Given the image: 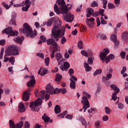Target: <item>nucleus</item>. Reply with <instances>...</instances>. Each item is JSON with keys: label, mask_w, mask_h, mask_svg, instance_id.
Returning a JSON list of instances; mask_svg holds the SVG:
<instances>
[{"label": "nucleus", "mask_w": 128, "mask_h": 128, "mask_svg": "<svg viewBox=\"0 0 128 128\" xmlns=\"http://www.w3.org/2000/svg\"><path fill=\"white\" fill-rule=\"evenodd\" d=\"M34 94L36 96L40 98H38L34 102H32L30 104V108L32 112H38L40 108L38 106H40L42 104V100L45 98L46 100H50V94H48L46 90H41L38 94V89L34 92Z\"/></svg>", "instance_id": "nucleus-1"}, {"label": "nucleus", "mask_w": 128, "mask_h": 128, "mask_svg": "<svg viewBox=\"0 0 128 128\" xmlns=\"http://www.w3.org/2000/svg\"><path fill=\"white\" fill-rule=\"evenodd\" d=\"M56 2L58 4L59 8L58 6V4H55L54 5V12L57 14H68V6L66 5L64 0H57Z\"/></svg>", "instance_id": "nucleus-2"}, {"label": "nucleus", "mask_w": 128, "mask_h": 128, "mask_svg": "<svg viewBox=\"0 0 128 128\" xmlns=\"http://www.w3.org/2000/svg\"><path fill=\"white\" fill-rule=\"evenodd\" d=\"M19 32H22L26 36L31 38H36V36L38 34L36 30H34V32H32V28L28 23H24L23 25V28H20Z\"/></svg>", "instance_id": "nucleus-3"}, {"label": "nucleus", "mask_w": 128, "mask_h": 128, "mask_svg": "<svg viewBox=\"0 0 128 128\" xmlns=\"http://www.w3.org/2000/svg\"><path fill=\"white\" fill-rule=\"evenodd\" d=\"M18 46L16 45H12L8 47L7 49L5 50V54L4 56V62H6L10 60V58L8 56H18L19 54Z\"/></svg>", "instance_id": "nucleus-4"}, {"label": "nucleus", "mask_w": 128, "mask_h": 128, "mask_svg": "<svg viewBox=\"0 0 128 128\" xmlns=\"http://www.w3.org/2000/svg\"><path fill=\"white\" fill-rule=\"evenodd\" d=\"M109 54L110 50L108 48H104L103 52L100 53L99 56L102 62H104L105 60H106V64H108L110 62V60H114L116 58V56L114 54H110L108 56Z\"/></svg>", "instance_id": "nucleus-5"}, {"label": "nucleus", "mask_w": 128, "mask_h": 128, "mask_svg": "<svg viewBox=\"0 0 128 128\" xmlns=\"http://www.w3.org/2000/svg\"><path fill=\"white\" fill-rule=\"evenodd\" d=\"M64 32H66V28L64 26H62L60 28L58 26L55 25L52 29L51 36H54V38H58L60 34L61 36H64Z\"/></svg>", "instance_id": "nucleus-6"}, {"label": "nucleus", "mask_w": 128, "mask_h": 128, "mask_svg": "<svg viewBox=\"0 0 128 128\" xmlns=\"http://www.w3.org/2000/svg\"><path fill=\"white\" fill-rule=\"evenodd\" d=\"M2 32L8 35V38L10 36H18V32L16 30H12V26H8L6 29L2 31Z\"/></svg>", "instance_id": "nucleus-7"}, {"label": "nucleus", "mask_w": 128, "mask_h": 128, "mask_svg": "<svg viewBox=\"0 0 128 128\" xmlns=\"http://www.w3.org/2000/svg\"><path fill=\"white\" fill-rule=\"evenodd\" d=\"M63 16L64 18V20L67 22H72L74 18V14L70 13H66L63 14Z\"/></svg>", "instance_id": "nucleus-8"}, {"label": "nucleus", "mask_w": 128, "mask_h": 128, "mask_svg": "<svg viewBox=\"0 0 128 128\" xmlns=\"http://www.w3.org/2000/svg\"><path fill=\"white\" fill-rule=\"evenodd\" d=\"M82 100H81L82 104H90V102L88 100L90 98V94L88 93L83 92H82Z\"/></svg>", "instance_id": "nucleus-9"}, {"label": "nucleus", "mask_w": 128, "mask_h": 128, "mask_svg": "<svg viewBox=\"0 0 128 128\" xmlns=\"http://www.w3.org/2000/svg\"><path fill=\"white\" fill-rule=\"evenodd\" d=\"M32 88H29L28 90L24 92L22 98V100H24V102H28V100H30V92H32Z\"/></svg>", "instance_id": "nucleus-10"}, {"label": "nucleus", "mask_w": 128, "mask_h": 128, "mask_svg": "<svg viewBox=\"0 0 128 128\" xmlns=\"http://www.w3.org/2000/svg\"><path fill=\"white\" fill-rule=\"evenodd\" d=\"M36 78L34 75L30 76V80L27 82L26 84L28 88H34L36 84Z\"/></svg>", "instance_id": "nucleus-11"}, {"label": "nucleus", "mask_w": 128, "mask_h": 128, "mask_svg": "<svg viewBox=\"0 0 128 128\" xmlns=\"http://www.w3.org/2000/svg\"><path fill=\"white\" fill-rule=\"evenodd\" d=\"M110 40H112L114 43V48H118L120 46V41L118 40L116 35L113 34L110 36Z\"/></svg>", "instance_id": "nucleus-12"}, {"label": "nucleus", "mask_w": 128, "mask_h": 128, "mask_svg": "<svg viewBox=\"0 0 128 128\" xmlns=\"http://www.w3.org/2000/svg\"><path fill=\"white\" fill-rule=\"evenodd\" d=\"M53 50H51L52 53L50 54L51 58H54V54L56 52H60V46L58 45V43L56 42V44L55 45H53L52 46Z\"/></svg>", "instance_id": "nucleus-13"}, {"label": "nucleus", "mask_w": 128, "mask_h": 128, "mask_svg": "<svg viewBox=\"0 0 128 128\" xmlns=\"http://www.w3.org/2000/svg\"><path fill=\"white\" fill-rule=\"evenodd\" d=\"M46 92L48 94H54V88L51 84H48L46 87Z\"/></svg>", "instance_id": "nucleus-14"}, {"label": "nucleus", "mask_w": 128, "mask_h": 128, "mask_svg": "<svg viewBox=\"0 0 128 128\" xmlns=\"http://www.w3.org/2000/svg\"><path fill=\"white\" fill-rule=\"evenodd\" d=\"M24 36H21L20 38V36H18L14 38V40L17 44H22V42H24Z\"/></svg>", "instance_id": "nucleus-15"}, {"label": "nucleus", "mask_w": 128, "mask_h": 128, "mask_svg": "<svg viewBox=\"0 0 128 128\" xmlns=\"http://www.w3.org/2000/svg\"><path fill=\"white\" fill-rule=\"evenodd\" d=\"M55 57L57 62H58V66H60V62H62V60H61L62 58V55L60 52H57L56 54Z\"/></svg>", "instance_id": "nucleus-16"}, {"label": "nucleus", "mask_w": 128, "mask_h": 128, "mask_svg": "<svg viewBox=\"0 0 128 128\" xmlns=\"http://www.w3.org/2000/svg\"><path fill=\"white\" fill-rule=\"evenodd\" d=\"M18 110L20 112H24L26 108H24V104L22 102H20L18 106Z\"/></svg>", "instance_id": "nucleus-17"}, {"label": "nucleus", "mask_w": 128, "mask_h": 128, "mask_svg": "<svg viewBox=\"0 0 128 128\" xmlns=\"http://www.w3.org/2000/svg\"><path fill=\"white\" fill-rule=\"evenodd\" d=\"M30 3V0H26L25 2H23L20 4H14V8H20V6H24Z\"/></svg>", "instance_id": "nucleus-18"}, {"label": "nucleus", "mask_w": 128, "mask_h": 128, "mask_svg": "<svg viewBox=\"0 0 128 128\" xmlns=\"http://www.w3.org/2000/svg\"><path fill=\"white\" fill-rule=\"evenodd\" d=\"M40 72H42L41 73H40ZM48 74V70L46 68H43L42 71V67H41L38 72V74H40L41 76H44L45 74Z\"/></svg>", "instance_id": "nucleus-19"}, {"label": "nucleus", "mask_w": 128, "mask_h": 128, "mask_svg": "<svg viewBox=\"0 0 128 128\" xmlns=\"http://www.w3.org/2000/svg\"><path fill=\"white\" fill-rule=\"evenodd\" d=\"M46 42L48 46H53L56 44V42L54 39H53L52 38L47 40Z\"/></svg>", "instance_id": "nucleus-20"}, {"label": "nucleus", "mask_w": 128, "mask_h": 128, "mask_svg": "<svg viewBox=\"0 0 128 128\" xmlns=\"http://www.w3.org/2000/svg\"><path fill=\"white\" fill-rule=\"evenodd\" d=\"M84 68L85 70L87 72H90L92 70V66H90V64H88L86 61L84 62Z\"/></svg>", "instance_id": "nucleus-21"}, {"label": "nucleus", "mask_w": 128, "mask_h": 128, "mask_svg": "<svg viewBox=\"0 0 128 128\" xmlns=\"http://www.w3.org/2000/svg\"><path fill=\"white\" fill-rule=\"evenodd\" d=\"M30 4H32V2H30L29 0V3L28 4H26V6L22 7V12H28V8H30Z\"/></svg>", "instance_id": "nucleus-22"}, {"label": "nucleus", "mask_w": 128, "mask_h": 128, "mask_svg": "<svg viewBox=\"0 0 128 128\" xmlns=\"http://www.w3.org/2000/svg\"><path fill=\"white\" fill-rule=\"evenodd\" d=\"M70 80L71 82L70 84V88L72 90H75L76 86V82L72 78H70Z\"/></svg>", "instance_id": "nucleus-23"}, {"label": "nucleus", "mask_w": 128, "mask_h": 128, "mask_svg": "<svg viewBox=\"0 0 128 128\" xmlns=\"http://www.w3.org/2000/svg\"><path fill=\"white\" fill-rule=\"evenodd\" d=\"M94 14V10L92 8H88V12L86 13L87 18H90V16H92Z\"/></svg>", "instance_id": "nucleus-24"}, {"label": "nucleus", "mask_w": 128, "mask_h": 128, "mask_svg": "<svg viewBox=\"0 0 128 128\" xmlns=\"http://www.w3.org/2000/svg\"><path fill=\"white\" fill-rule=\"evenodd\" d=\"M110 88L114 90V92L118 93L120 92V88H118L116 84H112L110 85Z\"/></svg>", "instance_id": "nucleus-25"}, {"label": "nucleus", "mask_w": 128, "mask_h": 128, "mask_svg": "<svg viewBox=\"0 0 128 128\" xmlns=\"http://www.w3.org/2000/svg\"><path fill=\"white\" fill-rule=\"evenodd\" d=\"M62 76L60 74H58L56 76L55 80H56V82H57V84H60V82H60V80H62Z\"/></svg>", "instance_id": "nucleus-26"}, {"label": "nucleus", "mask_w": 128, "mask_h": 128, "mask_svg": "<svg viewBox=\"0 0 128 128\" xmlns=\"http://www.w3.org/2000/svg\"><path fill=\"white\" fill-rule=\"evenodd\" d=\"M94 56H92L88 57L87 64H94Z\"/></svg>", "instance_id": "nucleus-27"}, {"label": "nucleus", "mask_w": 128, "mask_h": 128, "mask_svg": "<svg viewBox=\"0 0 128 128\" xmlns=\"http://www.w3.org/2000/svg\"><path fill=\"white\" fill-rule=\"evenodd\" d=\"M122 40H124V42H126L128 40V32H124L122 35Z\"/></svg>", "instance_id": "nucleus-28"}, {"label": "nucleus", "mask_w": 128, "mask_h": 128, "mask_svg": "<svg viewBox=\"0 0 128 128\" xmlns=\"http://www.w3.org/2000/svg\"><path fill=\"white\" fill-rule=\"evenodd\" d=\"M86 24L88 28H94V22L88 21V20H86Z\"/></svg>", "instance_id": "nucleus-29"}, {"label": "nucleus", "mask_w": 128, "mask_h": 128, "mask_svg": "<svg viewBox=\"0 0 128 128\" xmlns=\"http://www.w3.org/2000/svg\"><path fill=\"white\" fill-rule=\"evenodd\" d=\"M54 112L55 114H60V112H62V110H60V106L58 105H56L54 108Z\"/></svg>", "instance_id": "nucleus-30"}, {"label": "nucleus", "mask_w": 128, "mask_h": 128, "mask_svg": "<svg viewBox=\"0 0 128 128\" xmlns=\"http://www.w3.org/2000/svg\"><path fill=\"white\" fill-rule=\"evenodd\" d=\"M42 118L45 122H50V118L46 113H44V116H42Z\"/></svg>", "instance_id": "nucleus-31"}, {"label": "nucleus", "mask_w": 128, "mask_h": 128, "mask_svg": "<svg viewBox=\"0 0 128 128\" xmlns=\"http://www.w3.org/2000/svg\"><path fill=\"white\" fill-rule=\"evenodd\" d=\"M54 20H56V18L54 17L48 20L46 24V26H50L52 24V22H54Z\"/></svg>", "instance_id": "nucleus-32"}, {"label": "nucleus", "mask_w": 128, "mask_h": 128, "mask_svg": "<svg viewBox=\"0 0 128 128\" xmlns=\"http://www.w3.org/2000/svg\"><path fill=\"white\" fill-rule=\"evenodd\" d=\"M96 38H101V40H106V36L104 34H98L96 35Z\"/></svg>", "instance_id": "nucleus-33"}, {"label": "nucleus", "mask_w": 128, "mask_h": 128, "mask_svg": "<svg viewBox=\"0 0 128 128\" xmlns=\"http://www.w3.org/2000/svg\"><path fill=\"white\" fill-rule=\"evenodd\" d=\"M112 74L109 73L106 76V77L103 76L102 78L103 80H108L112 78Z\"/></svg>", "instance_id": "nucleus-34"}, {"label": "nucleus", "mask_w": 128, "mask_h": 128, "mask_svg": "<svg viewBox=\"0 0 128 128\" xmlns=\"http://www.w3.org/2000/svg\"><path fill=\"white\" fill-rule=\"evenodd\" d=\"M82 104V108L83 110H84V112H86V110H88V108H89L90 106V104Z\"/></svg>", "instance_id": "nucleus-35"}, {"label": "nucleus", "mask_w": 128, "mask_h": 128, "mask_svg": "<svg viewBox=\"0 0 128 128\" xmlns=\"http://www.w3.org/2000/svg\"><path fill=\"white\" fill-rule=\"evenodd\" d=\"M9 126L10 128H16V125L14 124V122L12 120H9Z\"/></svg>", "instance_id": "nucleus-36"}, {"label": "nucleus", "mask_w": 128, "mask_h": 128, "mask_svg": "<svg viewBox=\"0 0 128 128\" xmlns=\"http://www.w3.org/2000/svg\"><path fill=\"white\" fill-rule=\"evenodd\" d=\"M78 47L79 50H82L84 48V44L82 43V41L80 40L78 42Z\"/></svg>", "instance_id": "nucleus-37"}, {"label": "nucleus", "mask_w": 128, "mask_h": 128, "mask_svg": "<svg viewBox=\"0 0 128 128\" xmlns=\"http://www.w3.org/2000/svg\"><path fill=\"white\" fill-rule=\"evenodd\" d=\"M24 126V121L21 120L16 124V128H22Z\"/></svg>", "instance_id": "nucleus-38"}, {"label": "nucleus", "mask_w": 128, "mask_h": 128, "mask_svg": "<svg viewBox=\"0 0 128 128\" xmlns=\"http://www.w3.org/2000/svg\"><path fill=\"white\" fill-rule=\"evenodd\" d=\"M64 68L66 70H68V68H70V63L68 62H64Z\"/></svg>", "instance_id": "nucleus-39"}, {"label": "nucleus", "mask_w": 128, "mask_h": 128, "mask_svg": "<svg viewBox=\"0 0 128 128\" xmlns=\"http://www.w3.org/2000/svg\"><path fill=\"white\" fill-rule=\"evenodd\" d=\"M118 93L116 92H114V93L112 96V99L110 100H114V102H116V100H118V97L116 96V94Z\"/></svg>", "instance_id": "nucleus-40"}, {"label": "nucleus", "mask_w": 128, "mask_h": 128, "mask_svg": "<svg viewBox=\"0 0 128 128\" xmlns=\"http://www.w3.org/2000/svg\"><path fill=\"white\" fill-rule=\"evenodd\" d=\"M105 112L106 114H110L112 112V110L108 106H106L104 108Z\"/></svg>", "instance_id": "nucleus-41"}, {"label": "nucleus", "mask_w": 128, "mask_h": 128, "mask_svg": "<svg viewBox=\"0 0 128 128\" xmlns=\"http://www.w3.org/2000/svg\"><path fill=\"white\" fill-rule=\"evenodd\" d=\"M98 6V2H96V1H93L90 4V6H92V8H96Z\"/></svg>", "instance_id": "nucleus-42"}, {"label": "nucleus", "mask_w": 128, "mask_h": 128, "mask_svg": "<svg viewBox=\"0 0 128 128\" xmlns=\"http://www.w3.org/2000/svg\"><path fill=\"white\" fill-rule=\"evenodd\" d=\"M102 74V69H98L94 72V76H98V74Z\"/></svg>", "instance_id": "nucleus-43"}, {"label": "nucleus", "mask_w": 128, "mask_h": 128, "mask_svg": "<svg viewBox=\"0 0 128 128\" xmlns=\"http://www.w3.org/2000/svg\"><path fill=\"white\" fill-rule=\"evenodd\" d=\"M9 24H12V26H16V19L11 18L9 22Z\"/></svg>", "instance_id": "nucleus-44"}, {"label": "nucleus", "mask_w": 128, "mask_h": 128, "mask_svg": "<svg viewBox=\"0 0 128 128\" xmlns=\"http://www.w3.org/2000/svg\"><path fill=\"white\" fill-rule=\"evenodd\" d=\"M9 62H10L11 64H12V66H14V56H11L10 59H9Z\"/></svg>", "instance_id": "nucleus-45"}, {"label": "nucleus", "mask_w": 128, "mask_h": 128, "mask_svg": "<svg viewBox=\"0 0 128 128\" xmlns=\"http://www.w3.org/2000/svg\"><path fill=\"white\" fill-rule=\"evenodd\" d=\"M60 88H56L53 92V94H60Z\"/></svg>", "instance_id": "nucleus-46"}, {"label": "nucleus", "mask_w": 128, "mask_h": 128, "mask_svg": "<svg viewBox=\"0 0 128 128\" xmlns=\"http://www.w3.org/2000/svg\"><path fill=\"white\" fill-rule=\"evenodd\" d=\"M108 6L109 10H112V8H116V6H114V5L112 3H108Z\"/></svg>", "instance_id": "nucleus-47"}, {"label": "nucleus", "mask_w": 128, "mask_h": 128, "mask_svg": "<svg viewBox=\"0 0 128 128\" xmlns=\"http://www.w3.org/2000/svg\"><path fill=\"white\" fill-rule=\"evenodd\" d=\"M40 40L42 42H46V38L43 35L40 36Z\"/></svg>", "instance_id": "nucleus-48"}, {"label": "nucleus", "mask_w": 128, "mask_h": 128, "mask_svg": "<svg viewBox=\"0 0 128 128\" xmlns=\"http://www.w3.org/2000/svg\"><path fill=\"white\" fill-rule=\"evenodd\" d=\"M36 56H39L40 58H42V60L44 58V54H42V52L37 53Z\"/></svg>", "instance_id": "nucleus-49"}, {"label": "nucleus", "mask_w": 128, "mask_h": 128, "mask_svg": "<svg viewBox=\"0 0 128 128\" xmlns=\"http://www.w3.org/2000/svg\"><path fill=\"white\" fill-rule=\"evenodd\" d=\"M102 4H103V8H104V9L106 8V4H108V0H103Z\"/></svg>", "instance_id": "nucleus-50"}, {"label": "nucleus", "mask_w": 128, "mask_h": 128, "mask_svg": "<svg viewBox=\"0 0 128 128\" xmlns=\"http://www.w3.org/2000/svg\"><path fill=\"white\" fill-rule=\"evenodd\" d=\"M30 124L28 122L26 121L24 122V128H30Z\"/></svg>", "instance_id": "nucleus-51"}, {"label": "nucleus", "mask_w": 128, "mask_h": 128, "mask_svg": "<svg viewBox=\"0 0 128 128\" xmlns=\"http://www.w3.org/2000/svg\"><path fill=\"white\" fill-rule=\"evenodd\" d=\"M2 6L4 7L6 10H8L10 8V6H8V5L5 2H2Z\"/></svg>", "instance_id": "nucleus-52"}, {"label": "nucleus", "mask_w": 128, "mask_h": 128, "mask_svg": "<svg viewBox=\"0 0 128 128\" xmlns=\"http://www.w3.org/2000/svg\"><path fill=\"white\" fill-rule=\"evenodd\" d=\"M4 48H2L0 52V60L2 59V56H4Z\"/></svg>", "instance_id": "nucleus-53"}, {"label": "nucleus", "mask_w": 128, "mask_h": 128, "mask_svg": "<svg viewBox=\"0 0 128 128\" xmlns=\"http://www.w3.org/2000/svg\"><path fill=\"white\" fill-rule=\"evenodd\" d=\"M44 62L46 66H48L50 64V58L46 57L44 60Z\"/></svg>", "instance_id": "nucleus-54"}, {"label": "nucleus", "mask_w": 128, "mask_h": 128, "mask_svg": "<svg viewBox=\"0 0 128 128\" xmlns=\"http://www.w3.org/2000/svg\"><path fill=\"white\" fill-rule=\"evenodd\" d=\"M65 42H66V38L64 36H63L61 39V44H64Z\"/></svg>", "instance_id": "nucleus-55"}, {"label": "nucleus", "mask_w": 128, "mask_h": 128, "mask_svg": "<svg viewBox=\"0 0 128 128\" xmlns=\"http://www.w3.org/2000/svg\"><path fill=\"white\" fill-rule=\"evenodd\" d=\"M81 54L82 56H86V58H87L88 52H86V51L85 50H82L81 51Z\"/></svg>", "instance_id": "nucleus-56"}, {"label": "nucleus", "mask_w": 128, "mask_h": 128, "mask_svg": "<svg viewBox=\"0 0 128 128\" xmlns=\"http://www.w3.org/2000/svg\"><path fill=\"white\" fill-rule=\"evenodd\" d=\"M67 120H72L73 116L72 114H68L65 116Z\"/></svg>", "instance_id": "nucleus-57"}, {"label": "nucleus", "mask_w": 128, "mask_h": 128, "mask_svg": "<svg viewBox=\"0 0 128 128\" xmlns=\"http://www.w3.org/2000/svg\"><path fill=\"white\" fill-rule=\"evenodd\" d=\"M102 24H106V21L104 20L103 17L100 18Z\"/></svg>", "instance_id": "nucleus-58"}, {"label": "nucleus", "mask_w": 128, "mask_h": 128, "mask_svg": "<svg viewBox=\"0 0 128 128\" xmlns=\"http://www.w3.org/2000/svg\"><path fill=\"white\" fill-rule=\"evenodd\" d=\"M60 92H62V94H66L67 92L66 88H60Z\"/></svg>", "instance_id": "nucleus-59"}, {"label": "nucleus", "mask_w": 128, "mask_h": 128, "mask_svg": "<svg viewBox=\"0 0 128 128\" xmlns=\"http://www.w3.org/2000/svg\"><path fill=\"white\" fill-rule=\"evenodd\" d=\"M68 73L70 74V76H72V74H74V69L72 68H70L68 70Z\"/></svg>", "instance_id": "nucleus-60"}, {"label": "nucleus", "mask_w": 128, "mask_h": 128, "mask_svg": "<svg viewBox=\"0 0 128 128\" xmlns=\"http://www.w3.org/2000/svg\"><path fill=\"white\" fill-rule=\"evenodd\" d=\"M102 120L104 122H107V120H108V116L106 115L102 116Z\"/></svg>", "instance_id": "nucleus-61"}, {"label": "nucleus", "mask_w": 128, "mask_h": 128, "mask_svg": "<svg viewBox=\"0 0 128 128\" xmlns=\"http://www.w3.org/2000/svg\"><path fill=\"white\" fill-rule=\"evenodd\" d=\"M118 108L120 110H122V108H124V104H122L120 103L118 104Z\"/></svg>", "instance_id": "nucleus-62"}, {"label": "nucleus", "mask_w": 128, "mask_h": 128, "mask_svg": "<svg viewBox=\"0 0 128 128\" xmlns=\"http://www.w3.org/2000/svg\"><path fill=\"white\" fill-rule=\"evenodd\" d=\"M93 16L96 18V16H100V13L98 11H96L94 13H93Z\"/></svg>", "instance_id": "nucleus-63"}, {"label": "nucleus", "mask_w": 128, "mask_h": 128, "mask_svg": "<svg viewBox=\"0 0 128 128\" xmlns=\"http://www.w3.org/2000/svg\"><path fill=\"white\" fill-rule=\"evenodd\" d=\"M120 54L122 58H126V52H120Z\"/></svg>", "instance_id": "nucleus-64"}]
</instances>
